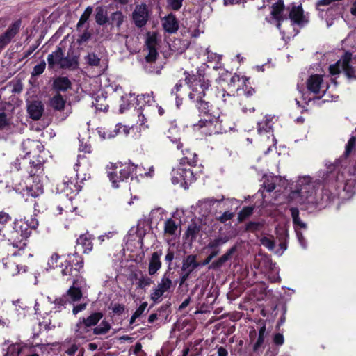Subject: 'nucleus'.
<instances>
[{"instance_id": "1", "label": "nucleus", "mask_w": 356, "mask_h": 356, "mask_svg": "<svg viewBox=\"0 0 356 356\" xmlns=\"http://www.w3.org/2000/svg\"><path fill=\"white\" fill-rule=\"evenodd\" d=\"M205 67L197 68L196 72L184 71V81L191 91L190 101L198 111L200 120L193 124V131H200L206 136L227 133L233 128V122L226 116L216 117L212 113L213 105L206 99L207 91L211 86V81L205 72Z\"/></svg>"}, {"instance_id": "2", "label": "nucleus", "mask_w": 356, "mask_h": 356, "mask_svg": "<svg viewBox=\"0 0 356 356\" xmlns=\"http://www.w3.org/2000/svg\"><path fill=\"white\" fill-rule=\"evenodd\" d=\"M32 234L31 230L26 226L21 220L15 218L12 222V229L6 230L3 236L7 237L8 241L11 243L13 247L19 248L21 244L25 245L23 241L27 240Z\"/></svg>"}, {"instance_id": "3", "label": "nucleus", "mask_w": 356, "mask_h": 356, "mask_svg": "<svg viewBox=\"0 0 356 356\" xmlns=\"http://www.w3.org/2000/svg\"><path fill=\"white\" fill-rule=\"evenodd\" d=\"M61 273L63 275L76 277L83 271L84 259L78 252L68 254L62 263Z\"/></svg>"}, {"instance_id": "4", "label": "nucleus", "mask_w": 356, "mask_h": 356, "mask_svg": "<svg viewBox=\"0 0 356 356\" xmlns=\"http://www.w3.org/2000/svg\"><path fill=\"white\" fill-rule=\"evenodd\" d=\"M44 162V158L38 156L37 160H33L26 155H20L16 158L12 165L17 171L24 170L30 176L33 177L41 169Z\"/></svg>"}, {"instance_id": "5", "label": "nucleus", "mask_w": 356, "mask_h": 356, "mask_svg": "<svg viewBox=\"0 0 356 356\" xmlns=\"http://www.w3.org/2000/svg\"><path fill=\"white\" fill-rule=\"evenodd\" d=\"M173 272L170 270H165L162 275L161 281L158 283L157 286L152 290L150 294V300L153 302V304L150 305L152 308L154 305L157 304L161 301V297L165 293L170 291L171 289H174L175 284H173L172 280V275Z\"/></svg>"}, {"instance_id": "6", "label": "nucleus", "mask_w": 356, "mask_h": 356, "mask_svg": "<svg viewBox=\"0 0 356 356\" xmlns=\"http://www.w3.org/2000/svg\"><path fill=\"white\" fill-rule=\"evenodd\" d=\"M95 157L93 155L79 154L74 170L76 172L77 179L86 180L90 178L89 170L92 167Z\"/></svg>"}, {"instance_id": "7", "label": "nucleus", "mask_w": 356, "mask_h": 356, "mask_svg": "<svg viewBox=\"0 0 356 356\" xmlns=\"http://www.w3.org/2000/svg\"><path fill=\"white\" fill-rule=\"evenodd\" d=\"M193 172L190 169L180 165L177 169L172 170V182L174 184L180 183L181 185H188L195 181Z\"/></svg>"}, {"instance_id": "8", "label": "nucleus", "mask_w": 356, "mask_h": 356, "mask_svg": "<svg viewBox=\"0 0 356 356\" xmlns=\"http://www.w3.org/2000/svg\"><path fill=\"white\" fill-rule=\"evenodd\" d=\"M22 147L25 155L33 160H37L38 156L44 158L42 155L44 152V146L38 140L27 139L23 141Z\"/></svg>"}, {"instance_id": "9", "label": "nucleus", "mask_w": 356, "mask_h": 356, "mask_svg": "<svg viewBox=\"0 0 356 356\" xmlns=\"http://www.w3.org/2000/svg\"><path fill=\"white\" fill-rule=\"evenodd\" d=\"M21 25L22 19H17L8 26L7 30L3 34L0 35V54L19 33Z\"/></svg>"}, {"instance_id": "10", "label": "nucleus", "mask_w": 356, "mask_h": 356, "mask_svg": "<svg viewBox=\"0 0 356 356\" xmlns=\"http://www.w3.org/2000/svg\"><path fill=\"white\" fill-rule=\"evenodd\" d=\"M73 330L74 339L76 340L82 339L88 341L95 337L94 328H90L86 323L82 321L81 318L74 325Z\"/></svg>"}, {"instance_id": "11", "label": "nucleus", "mask_w": 356, "mask_h": 356, "mask_svg": "<svg viewBox=\"0 0 356 356\" xmlns=\"http://www.w3.org/2000/svg\"><path fill=\"white\" fill-rule=\"evenodd\" d=\"M289 18L293 24H296L302 28L309 22V14H305L301 5H293L289 10Z\"/></svg>"}, {"instance_id": "12", "label": "nucleus", "mask_w": 356, "mask_h": 356, "mask_svg": "<svg viewBox=\"0 0 356 356\" xmlns=\"http://www.w3.org/2000/svg\"><path fill=\"white\" fill-rule=\"evenodd\" d=\"M149 19V12L146 4L136 6L132 13V19L138 28H142L147 24Z\"/></svg>"}, {"instance_id": "13", "label": "nucleus", "mask_w": 356, "mask_h": 356, "mask_svg": "<svg viewBox=\"0 0 356 356\" xmlns=\"http://www.w3.org/2000/svg\"><path fill=\"white\" fill-rule=\"evenodd\" d=\"M118 164V171L120 175V180L124 181H127L129 177H132L134 174L138 176V170H141V168L138 165H135L134 163H129L122 164V163H117ZM138 175L142 176L143 174L140 172Z\"/></svg>"}, {"instance_id": "14", "label": "nucleus", "mask_w": 356, "mask_h": 356, "mask_svg": "<svg viewBox=\"0 0 356 356\" xmlns=\"http://www.w3.org/2000/svg\"><path fill=\"white\" fill-rule=\"evenodd\" d=\"M177 148L181 150L184 156L180 159V165H185L187 163L189 166H196L197 163V155L195 152H192L188 148L184 149V144L179 142Z\"/></svg>"}, {"instance_id": "15", "label": "nucleus", "mask_w": 356, "mask_h": 356, "mask_svg": "<svg viewBox=\"0 0 356 356\" xmlns=\"http://www.w3.org/2000/svg\"><path fill=\"white\" fill-rule=\"evenodd\" d=\"M162 26L165 32L170 34L177 33L179 28V22L175 15L169 13L161 19Z\"/></svg>"}, {"instance_id": "16", "label": "nucleus", "mask_w": 356, "mask_h": 356, "mask_svg": "<svg viewBox=\"0 0 356 356\" xmlns=\"http://www.w3.org/2000/svg\"><path fill=\"white\" fill-rule=\"evenodd\" d=\"M57 189L68 196L72 194L76 195L81 190V186L77 184V182H74V180L67 178V180L64 179L60 184H58Z\"/></svg>"}, {"instance_id": "17", "label": "nucleus", "mask_w": 356, "mask_h": 356, "mask_svg": "<svg viewBox=\"0 0 356 356\" xmlns=\"http://www.w3.org/2000/svg\"><path fill=\"white\" fill-rule=\"evenodd\" d=\"M163 254L162 250H158L156 252H154L149 261L148 265V274L150 276L154 275L161 268V257Z\"/></svg>"}, {"instance_id": "18", "label": "nucleus", "mask_w": 356, "mask_h": 356, "mask_svg": "<svg viewBox=\"0 0 356 356\" xmlns=\"http://www.w3.org/2000/svg\"><path fill=\"white\" fill-rule=\"evenodd\" d=\"M72 82L67 76H59L56 77L52 83V88L56 93L65 92L72 89Z\"/></svg>"}, {"instance_id": "19", "label": "nucleus", "mask_w": 356, "mask_h": 356, "mask_svg": "<svg viewBox=\"0 0 356 356\" xmlns=\"http://www.w3.org/2000/svg\"><path fill=\"white\" fill-rule=\"evenodd\" d=\"M237 248L236 245L232 246L229 248L225 254L222 255L218 259L213 261L209 266V269L219 270L224 264L232 259L233 254L236 252Z\"/></svg>"}, {"instance_id": "20", "label": "nucleus", "mask_w": 356, "mask_h": 356, "mask_svg": "<svg viewBox=\"0 0 356 356\" xmlns=\"http://www.w3.org/2000/svg\"><path fill=\"white\" fill-rule=\"evenodd\" d=\"M30 118L34 120H39L44 112V106L41 101H33L27 107Z\"/></svg>"}, {"instance_id": "21", "label": "nucleus", "mask_w": 356, "mask_h": 356, "mask_svg": "<svg viewBox=\"0 0 356 356\" xmlns=\"http://www.w3.org/2000/svg\"><path fill=\"white\" fill-rule=\"evenodd\" d=\"M93 239H95V237L87 232L79 236L76 239V245H81L84 254H88L93 249Z\"/></svg>"}, {"instance_id": "22", "label": "nucleus", "mask_w": 356, "mask_h": 356, "mask_svg": "<svg viewBox=\"0 0 356 356\" xmlns=\"http://www.w3.org/2000/svg\"><path fill=\"white\" fill-rule=\"evenodd\" d=\"M24 195H27L26 201L29 202L30 199L42 195L44 193V188L42 184L39 182L36 184H27L25 189H24Z\"/></svg>"}, {"instance_id": "23", "label": "nucleus", "mask_w": 356, "mask_h": 356, "mask_svg": "<svg viewBox=\"0 0 356 356\" xmlns=\"http://www.w3.org/2000/svg\"><path fill=\"white\" fill-rule=\"evenodd\" d=\"M284 8L283 0H278L272 6L271 15L278 22L277 26L280 27V23L288 19L286 15L282 14Z\"/></svg>"}, {"instance_id": "24", "label": "nucleus", "mask_w": 356, "mask_h": 356, "mask_svg": "<svg viewBox=\"0 0 356 356\" xmlns=\"http://www.w3.org/2000/svg\"><path fill=\"white\" fill-rule=\"evenodd\" d=\"M64 56V51L62 47H56V49L51 54L47 56L48 67L49 69H53L56 65L60 66L63 57Z\"/></svg>"}, {"instance_id": "25", "label": "nucleus", "mask_w": 356, "mask_h": 356, "mask_svg": "<svg viewBox=\"0 0 356 356\" xmlns=\"http://www.w3.org/2000/svg\"><path fill=\"white\" fill-rule=\"evenodd\" d=\"M323 83V76L319 74L311 75L307 81V89L317 95L320 92L321 86Z\"/></svg>"}, {"instance_id": "26", "label": "nucleus", "mask_w": 356, "mask_h": 356, "mask_svg": "<svg viewBox=\"0 0 356 356\" xmlns=\"http://www.w3.org/2000/svg\"><path fill=\"white\" fill-rule=\"evenodd\" d=\"M291 216L293 220V223L294 227L296 229V234L298 236L299 240L300 241L302 238V234L296 230L297 227H300L302 229L307 228V224L302 222L299 216V209L297 207H291L290 208Z\"/></svg>"}, {"instance_id": "27", "label": "nucleus", "mask_w": 356, "mask_h": 356, "mask_svg": "<svg viewBox=\"0 0 356 356\" xmlns=\"http://www.w3.org/2000/svg\"><path fill=\"white\" fill-rule=\"evenodd\" d=\"M200 230L201 226L198 225L195 220H191V222L188 225L184 236L186 239L190 238V241L193 242L198 236Z\"/></svg>"}, {"instance_id": "28", "label": "nucleus", "mask_w": 356, "mask_h": 356, "mask_svg": "<svg viewBox=\"0 0 356 356\" xmlns=\"http://www.w3.org/2000/svg\"><path fill=\"white\" fill-rule=\"evenodd\" d=\"M111 171H108V177L112 183V186L114 188H118L120 183L123 182V180H120V175L118 171V164L111 163L109 168Z\"/></svg>"}, {"instance_id": "29", "label": "nucleus", "mask_w": 356, "mask_h": 356, "mask_svg": "<svg viewBox=\"0 0 356 356\" xmlns=\"http://www.w3.org/2000/svg\"><path fill=\"white\" fill-rule=\"evenodd\" d=\"M200 266L197 261V255L189 254L184 260L181 266V270H191L193 272L197 268Z\"/></svg>"}, {"instance_id": "30", "label": "nucleus", "mask_w": 356, "mask_h": 356, "mask_svg": "<svg viewBox=\"0 0 356 356\" xmlns=\"http://www.w3.org/2000/svg\"><path fill=\"white\" fill-rule=\"evenodd\" d=\"M29 202L33 204L34 213H43L47 209V200L43 195L30 199Z\"/></svg>"}, {"instance_id": "31", "label": "nucleus", "mask_w": 356, "mask_h": 356, "mask_svg": "<svg viewBox=\"0 0 356 356\" xmlns=\"http://www.w3.org/2000/svg\"><path fill=\"white\" fill-rule=\"evenodd\" d=\"M104 314L102 312H92L87 317H81L82 321L86 323L90 328L97 326L100 320L103 318Z\"/></svg>"}, {"instance_id": "32", "label": "nucleus", "mask_w": 356, "mask_h": 356, "mask_svg": "<svg viewBox=\"0 0 356 356\" xmlns=\"http://www.w3.org/2000/svg\"><path fill=\"white\" fill-rule=\"evenodd\" d=\"M66 298H68L69 303L73 304L79 302L83 297L81 289L75 286H70L65 294Z\"/></svg>"}, {"instance_id": "33", "label": "nucleus", "mask_w": 356, "mask_h": 356, "mask_svg": "<svg viewBox=\"0 0 356 356\" xmlns=\"http://www.w3.org/2000/svg\"><path fill=\"white\" fill-rule=\"evenodd\" d=\"M3 268L7 275L15 276L19 274V265L11 259H3Z\"/></svg>"}, {"instance_id": "34", "label": "nucleus", "mask_w": 356, "mask_h": 356, "mask_svg": "<svg viewBox=\"0 0 356 356\" xmlns=\"http://www.w3.org/2000/svg\"><path fill=\"white\" fill-rule=\"evenodd\" d=\"M79 66L78 57L74 56L72 57L63 56L62 62L60 65L61 69H76Z\"/></svg>"}, {"instance_id": "35", "label": "nucleus", "mask_w": 356, "mask_h": 356, "mask_svg": "<svg viewBox=\"0 0 356 356\" xmlns=\"http://www.w3.org/2000/svg\"><path fill=\"white\" fill-rule=\"evenodd\" d=\"M66 101L60 93H56L50 99V106L55 110L61 111L64 109Z\"/></svg>"}, {"instance_id": "36", "label": "nucleus", "mask_w": 356, "mask_h": 356, "mask_svg": "<svg viewBox=\"0 0 356 356\" xmlns=\"http://www.w3.org/2000/svg\"><path fill=\"white\" fill-rule=\"evenodd\" d=\"M350 54L343 59L342 69L347 77L356 79V69L350 65Z\"/></svg>"}, {"instance_id": "37", "label": "nucleus", "mask_w": 356, "mask_h": 356, "mask_svg": "<svg viewBox=\"0 0 356 356\" xmlns=\"http://www.w3.org/2000/svg\"><path fill=\"white\" fill-rule=\"evenodd\" d=\"M124 18L125 16L123 15L122 11H115L111 13L108 23L111 25H115L118 29H120L124 22Z\"/></svg>"}, {"instance_id": "38", "label": "nucleus", "mask_w": 356, "mask_h": 356, "mask_svg": "<svg viewBox=\"0 0 356 356\" xmlns=\"http://www.w3.org/2000/svg\"><path fill=\"white\" fill-rule=\"evenodd\" d=\"M95 22L99 26H103L109 22V18L107 17L106 11L102 6L96 8Z\"/></svg>"}, {"instance_id": "39", "label": "nucleus", "mask_w": 356, "mask_h": 356, "mask_svg": "<svg viewBox=\"0 0 356 356\" xmlns=\"http://www.w3.org/2000/svg\"><path fill=\"white\" fill-rule=\"evenodd\" d=\"M279 177L277 176H265L263 183L264 189L268 193L273 191L276 188Z\"/></svg>"}, {"instance_id": "40", "label": "nucleus", "mask_w": 356, "mask_h": 356, "mask_svg": "<svg viewBox=\"0 0 356 356\" xmlns=\"http://www.w3.org/2000/svg\"><path fill=\"white\" fill-rule=\"evenodd\" d=\"M36 216L37 213H34L33 216L29 218L24 217V218H21V220L24 222L26 226L31 230L32 233L33 232H36L39 226V220Z\"/></svg>"}, {"instance_id": "41", "label": "nucleus", "mask_w": 356, "mask_h": 356, "mask_svg": "<svg viewBox=\"0 0 356 356\" xmlns=\"http://www.w3.org/2000/svg\"><path fill=\"white\" fill-rule=\"evenodd\" d=\"M179 225L172 218H168L165 220L164 224V232L170 236H173L176 234Z\"/></svg>"}, {"instance_id": "42", "label": "nucleus", "mask_w": 356, "mask_h": 356, "mask_svg": "<svg viewBox=\"0 0 356 356\" xmlns=\"http://www.w3.org/2000/svg\"><path fill=\"white\" fill-rule=\"evenodd\" d=\"M92 13V8L91 6H88L85 9L84 12L81 15L80 19L77 23V25H76L77 31H81V28L83 27V26L88 22Z\"/></svg>"}, {"instance_id": "43", "label": "nucleus", "mask_w": 356, "mask_h": 356, "mask_svg": "<svg viewBox=\"0 0 356 356\" xmlns=\"http://www.w3.org/2000/svg\"><path fill=\"white\" fill-rule=\"evenodd\" d=\"M92 104L93 106L99 111H106L108 108V104L106 103V97L104 96L97 97L94 102H92Z\"/></svg>"}, {"instance_id": "44", "label": "nucleus", "mask_w": 356, "mask_h": 356, "mask_svg": "<svg viewBox=\"0 0 356 356\" xmlns=\"http://www.w3.org/2000/svg\"><path fill=\"white\" fill-rule=\"evenodd\" d=\"M111 327L110 323L106 320H103L99 325L94 327L95 336L108 333Z\"/></svg>"}, {"instance_id": "45", "label": "nucleus", "mask_w": 356, "mask_h": 356, "mask_svg": "<svg viewBox=\"0 0 356 356\" xmlns=\"http://www.w3.org/2000/svg\"><path fill=\"white\" fill-rule=\"evenodd\" d=\"M254 209V207L251 206L243 207V209L238 213V222H243L245 219L250 217L252 214Z\"/></svg>"}, {"instance_id": "46", "label": "nucleus", "mask_w": 356, "mask_h": 356, "mask_svg": "<svg viewBox=\"0 0 356 356\" xmlns=\"http://www.w3.org/2000/svg\"><path fill=\"white\" fill-rule=\"evenodd\" d=\"M228 238L227 237H218L211 240L206 246L208 249H219V247L227 243Z\"/></svg>"}, {"instance_id": "47", "label": "nucleus", "mask_w": 356, "mask_h": 356, "mask_svg": "<svg viewBox=\"0 0 356 356\" xmlns=\"http://www.w3.org/2000/svg\"><path fill=\"white\" fill-rule=\"evenodd\" d=\"M86 63L92 67H98L100 65V58L95 53H89L85 56Z\"/></svg>"}, {"instance_id": "48", "label": "nucleus", "mask_w": 356, "mask_h": 356, "mask_svg": "<svg viewBox=\"0 0 356 356\" xmlns=\"http://www.w3.org/2000/svg\"><path fill=\"white\" fill-rule=\"evenodd\" d=\"M154 281L152 279L147 276V275L142 276L138 279V282L136 283L138 288L144 289L147 286H149L152 284H153Z\"/></svg>"}, {"instance_id": "49", "label": "nucleus", "mask_w": 356, "mask_h": 356, "mask_svg": "<svg viewBox=\"0 0 356 356\" xmlns=\"http://www.w3.org/2000/svg\"><path fill=\"white\" fill-rule=\"evenodd\" d=\"M170 305L171 304L170 302H168L166 304L162 305L158 309H157V314L159 315V318L162 319H167L168 316L170 314Z\"/></svg>"}, {"instance_id": "50", "label": "nucleus", "mask_w": 356, "mask_h": 356, "mask_svg": "<svg viewBox=\"0 0 356 356\" xmlns=\"http://www.w3.org/2000/svg\"><path fill=\"white\" fill-rule=\"evenodd\" d=\"M13 221L12 216L7 212L0 211V225L2 226L3 231L6 228V225L10 224Z\"/></svg>"}, {"instance_id": "51", "label": "nucleus", "mask_w": 356, "mask_h": 356, "mask_svg": "<svg viewBox=\"0 0 356 356\" xmlns=\"http://www.w3.org/2000/svg\"><path fill=\"white\" fill-rule=\"evenodd\" d=\"M89 25L87 24L84 31L79 35L76 40V43L79 45H81L83 43L88 42L92 37V33L88 31Z\"/></svg>"}, {"instance_id": "52", "label": "nucleus", "mask_w": 356, "mask_h": 356, "mask_svg": "<svg viewBox=\"0 0 356 356\" xmlns=\"http://www.w3.org/2000/svg\"><path fill=\"white\" fill-rule=\"evenodd\" d=\"M175 259V251L170 248L167 250V253L165 257V261L168 264L166 270L172 271L175 267L172 266V261Z\"/></svg>"}, {"instance_id": "53", "label": "nucleus", "mask_w": 356, "mask_h": 356, "mask_svg": "<svg viewBox=\"0 0 356 356\" xmlns=\"http://www.w3.org/2000/svg\"><path fill=\"white\" fill-rule=\"evenodd\" d=\"M148 48V54L145 56V60L147 63H154L156 60L159 56L158 51L154 46H149Z\"/></svg>"}, {"instance_id": "54", "label": "nucleus", "mask_w": 356, "mask_h": 356, "mask_svg": "<svg viewBox=\"0 0 356 356\" xmlns=\"http://www.w3.org/2000/svg\"><path fill=\"white\" fill-rule=\"evenodd\" d=\"M46 68V63L42 60L40 63L36 65L31 72V77H35L41 75Z\"/></svg>"}, {"instance_id": "55", "label": "nucleus", "mask_w": 356, "mask_h": 356, "mask_svg": "<svg viewBox=\"0 0 356 356\" xmlns=\"http://www.w3.org/2000/svg\"><path fill=\"white\" fill-rule=\"evenodd\" d=\"M183 1L184 0H166L167 8L177 11L181 8Z\"/></svg>"}, {"instance_id": "56", "label": "nucleus", "mask_w": 356, "mask_h": 356, "mask_svg": "<svg viewBox=\"0 0 356 356\" xmlns=\"http://www.w3.org/2000/svg\"><path fill=\"white\" fill-rule=\"evenodd\" d=\"M221 94V99L225 104H232L233 100L235 99L234 95L229 94L225 90L222 89L219 91Z\"/></svg>"}, {"instance_id": "57", "label": "nucleus", "mask_w": 356, "mask_h": 356, "mask_svg": "<svg viewBox=\"0 0 356 356\" xmlns=\"http://www.w3.org/2000/svg\"><path fill=\"white\" fill-rule=\"evenodd\" d=\"M263 227V224L260 222L250 221L246 224L245 229L248 232L259 231Z\"/></svg>"}, {"instance_id": "58", "label": "nucleus", "mask_w": 356, "mask_h": 356, "mask_svg": "<svg viewBox=\"0 0 356 356\" xmlns=\"http://www.w3.org/2000/svg\"><path fill=\"white\" fill-rule=\"evenodd\" d=\"M68 301V298H66V296L63 295L61 297L56 298L54 303L56 305V308L58 311H60L62 307H65Z\"/></svg>"}, {"instance_id": "59", "label": "nucleus", "mask_w": 356, "mask_h": 356, "mask_svg": "<svg viewBox=\"0 0 356 356\" xmlns=\"http://www.w3.org/2000/svg\"><path fill=\"white\" fill-rule=\"evenodd\" d=\"M70 277L73 278L72 285L71 286L78 287L81 289V288L86 285V280L81 274L76 277Z\"/></svg>"}, {"instance_id": "60", "label": "nucleus", "mask_w": 356, "mask_h": 356, "mask_svg": "<svg viewBox=\"0 0 356 356\" xmlns=\"http://www.w3.org/2000/svg\"><path fill=\"white\" fill-rule=\"evenodd\" d=\"M261 243L264 247L270 250H273L275 246L274 240L266 236L261 239Z\"/></svg>"}, {"instance_id": "61", "label": "nucleus", "mask_w": 356, "mask_h": 356, "mask_svg": "<svg viewBox=\"0 0 356 356\" xmlns=\"http://www.w3.org/2000/svg\"><path fill=\"white\" fill-rule=\"evenodd\" d=\"M10 122L5 112H0V131L9 126Z\"/></svg>"}, {"instance_id": "62", "label": "nucleus", "mask_w": 356, "mask_h": 356, "mask_svg": "<svg viewBox=\"0 0 356 356\" xmlns=\"http://www.w3.org/2000/svg\"><path fill=\"white\" fill-rule=\"evenodd\" d=\"M111 309H112V312L114 314L119 316L124 312L125 306L122 304L115 303L112 305Z\"/></svg>"}, {"instance_id": "63", "label": "nucleus", "mask_w": 356, "mask_h": 356, "mask_svg": "<svg viewBox=\"0 0 356 356\" xmlns=\"http://www.w3.org/2000/svg\"><path fill=\"white\" fill-rule=\"evenodd\" d=\"M60 256L58 253H54L50 259L48 260V265L50 268H54L58 266V260L60 259Z\"/></svg>"}, {"instance_id": "64", "label": "nucleus", "mask_w": 356, "mask_h": 356, "mask_svg": "<svg viewBox=\"0 0 356 356\" xmlns=\"http://www.w3.org/2000/svg\"><path fill=\"white\" fill-rule=\"evenodd\" d=\"M329 72L331 75H337L341 72V65L340 60L337 61L333 65H330L329 67Z\"/></svg>"}]
</instances>
